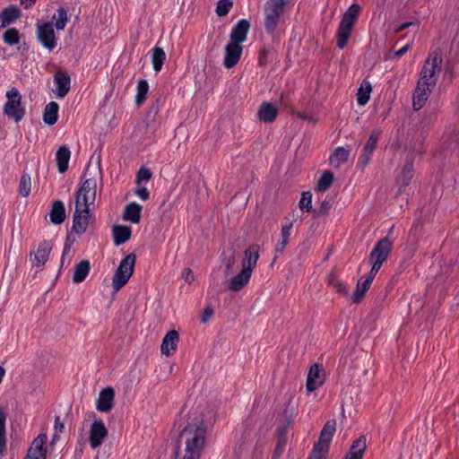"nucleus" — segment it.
I'll return each mask as SVG.
<instances>
[{
  "mask_svg": "<svg viewBox=\"0 0 459 459\" xmlns=\"http://www.w3.org/2000/svg\"><path fill=\"white\" fill-rule=\"evenodd\" d=\"M333 182V174L329 170L325 171L317 182L316 190L317 192H322V193L325 192L332 186Z\"/></svg>",
  "mask_w": 459,
  "mask_h": 459,
  "instance_id": "nucleus-39",
  "label": "nucleus"
},
{
  "mask_svg": "<svg viewBox=\"0 0 459 459\" xmlns=\"http://www.w3.org/2000/svg\"><path fill=\"white\" fill-rule=\"evenodd\" d=\"M284 432H285V429L281 430L280 437L278 438V443H277V446L281 447V448L285 447L286 442H287Z\"/></svg>",
  "mask_w": 459,
  "mask_h": 459,
  "instance_id": "nucleus-53",
  "label": "nucleus"
},
{
  "mask_svg": "<svg viewBox=\"0 0 459 459\" xmlns=\"http://www.w3.org/2000/svg\"><path fill=\"white\" fill-rule=\"evenodd\" d=\"M413 160L414 155L412 153H409L406 157L405 164L402 169V172L397 178V183L399 185V193H402V190L410 184L411 180L413 178Z\"/></svg>",
  "mask_w": 459,
  "mask_h": 459,
  "instance_id": "nucleus-15",
  "label": "nucleus"
},
{
  "mask_svg": "<svg viewBox=\"0 0 459 459\" xmlns=\"http://www.w3.org/2000/svg\"><path fill=\"white\" fill-rule=\"evenodd\" d=\"M214 313L213 308L212 306L208 305L204 307L203 316H212Z\"/></svg>",
  "mask_w": 459,
  "mask_h": 459,
  "instance_id": "nucleus-61",
  "label": "nucleus"
},
{
  "mask_svg": "<svg viewBox=\"0 0 459 459\" xmlns=\"http://www.w3.org/2000/svg\"><path fill=\"white\" fill-rule=\"evenodd\" d=\"M442 56L440 52H432L426 59L420 74L416 89L412 97L414 110H420L435 88L441 71Z\"/></svg>",
  "mask_w": 459,
  "mask_h": 459,
  "instance_id": "nucleus-1",
  "label": "nucleus"
},
{
  "mask_svg": "<svg viewBox=\"0 0 459 459\" xmlns=\"http://www.w3.org/2000/svg\"><path fill=\"white\" fill-rule=\"evenodd\" d=\"M209 317H202V322L206 324L208 322Z\"/></svg>",
  "mask_w": 459,
  "mask_h": 459,
  "instance_id": "nucleus-64",
  "label": "nucleus"
},
{
  "mask_svg": "<svg viewBox=\"0 0 459 459\" xmlns=\"http://www.w3.org/2000/svg\"><path fill=\"white\" fill-rule=\"evenodd\" d=\"M22 16L21 10L15 5H10L0 13V28H5Z\"/></svg>",
  "mask_w": 459,
  "mask_h": 459,
  "instance_id": "nucleus-24",
  "label": "nucleus"
},
{
  "mask_svg": "<svg viewBox=\"0 0 459 459\" xmlns=\"http://www.w3.org/2000/svg\"><path fill=\"white\" fill-rule=\"evenodd\" d=\"M30 186H31V183H30V176H27V175L22 176V178L20 179L19 187H20V193L22 196L26 197L30 195Z\"/></svg>",
  "mask_w": 459,
  "mask_h": 459,
  "instance_id": "nucleus-45",
  "label": "nucleus"
},
{
  "mask_svg": "<svg viewBox=\"0 0 459 459\" xmlns=\"http://www.w3.org/2000/svg\"><path fill=\"white\" fill-rule=\"evenodd\" d=\"M350 155V151L338 147L330 157V164L334 169H339L342 164L346 163Z\"/></svg>",
  "mask_w": 459,
  "mask_h": 459,
  "instance_id": "nucleus-32",
  "label": "nucleus"
},
{
  "mask_svg": "<svg viewBox=\"0 0 459 459\" xmlns=\"http://www.w3.org/2000/svg\"><path fill=\"white\" fill-rule=\"evenodd\" d=\"M114 243L116 246H120L126 243L131 237L132 230L128 226L116 225L112 230Z\"/></svg>",
  "mask_w": 459,
  "mask_h": 459,
  "instance_id": "nucleus-29",
  "label": "nucleus"
},
{
  "mask_svg": "<svg viewBox=\"0 0 459 459\" xmlns=\"http://www.w3.org/2000/svg\"><path fill=\"white\" fill-rule=\"evenodd\" d=\"M267 55H268V51L266 49H263L260 52V55H259V64H260V65H265Z\"/></svg>",
  "mask_w": 459,
  "mask_h": 459,
  "instance_id": "nucleus-56",
  "label": "nucleus"
},
{
  "mask_svg": "<svg viewBox=\"0 0 459 459\" xmlns=\"http://www.w3.org/2000/svg\"><path fill=\"white\" fill-rule=\"evenodd\" d=\"M372 267L366 278L371 280L373 281L374 278L376 277L377 272L381 268V266H377V264H371Z\"/></svg>",
  "mask_w": 459,
  "mask_h": 459,
  "instance_id": "nucleus-52",
  "label": "nucleus"
},
{
  "mask_svg": "<svg viewBox=\"0 0 459 459\" xmlns=\"http://www.w3.org/2000/svg\"><path fill=\"white\" fill-rule=\"evenodd\" d=\"M4 41L8 45H16L20 41V34L18 30L12 28L7 30L4 34Z\"/></svg>",
  "mask_w": 459,
  "mask_h": 459,
  "instance_id": "nucleus-42",
  "label": "nucleus"
},
{
  "mask_svg": "<svg viewBox=\"0 0 459 459\" xmlns=\"http://www.w3.org/2000/svg\"><path fill=\"white\" fill-rule=\"evenodd\" d=\"M54 428H55L56 431H59V432H62L65 429L64 423L61 421V419L59 416H56V418H55Z\"/></svg>",
  "mask_w": 459,
  "mask_h": 459,
  "instance_id": "nucleus-54",
  "label": "nucleus"
},
{
  "mask_svg": "<svg viewBox=\"0 0 459 459\" xmlns=\"http://www.w3.org/2000/svg\"><path fill=\"white\" fill-rule=\"evenodd\" d=\"M325 381V368L318 363L313 364L307 373L306 391L307 394L317 390Z\"/></svg>",
  "mask_w": 459,
  "mask_h": 459,
  "instance_id": "nucleus-10",
  "label": "nucleus"
},
{
  "mask_svg": "<svg viewBox=\"0 0 459 459\" xmlns=\"http://www.w3.org/2000/svg\"><path fill=\"white\" fill-rule=\"evenodd\" d=\"M240 44L230 41L225 48L224 65L227 68L234 67L239 61L242 54Z\"/></svg>",
  "mask_w": 459,
  "mask_h": 459,
  "instance_id": "nucleus-16",
  "label": "nucleus"
},
{
  "mask_svg": "<svg viewBox=\"0 0 459 459\" xmlns=\"http://www.w3.org/2000/svg\"><path fill=\"white\" fill-rule=\"evenodd\" d=\"M326 281L328 285L331 286L336 293L344 297L348 296L349 290L347 285L338 278L337 273L335 272H331L327 275Z\"/></svg>",
  "mask_w": 459,
  "mask_h": 459,
  "instance_id": "nucleus-30",
  "label": "nucleus"
},
{
  "mask_svg": "<svg viewBox=\"0 0 459 459\" xmlns=\"http://www.w3.org/2000/svg\"><path fill=\"white\" fill-rule=\"evenodd\" d=\"M393 249V242L388 238H383L379 241L377 242L373 250L369 255V262L371 264H377V266H382L384 262L386 261L389 256L391 251Z\"/></svg>",
  "mask_w": 459,
  "mask_h": 459,
  "instance_id": "nucleus-9",
  "label": "nucleus"
},
{
  "mask_svg": "<svg viewBox=\"0 0 459 459\" xmlns=\"http://www.w3.org/2000/svg\"><path fill=\"white\" fill-rule=\"evenodd\" d=\"M149 91V84L146 80H139L137 83V93L135 96V103L141 106L146 99Z\"/></svg>",
  "mask_w": 459,
  "mask_h": 459,
  "instance_id": "nucleus-40",
  "label": "nucleus"
},
{
  "mask_svg": "<svg viewBox=\"0 0 459 459\" xmlns=\"http://www.w3.org/2000/svg\"><path fill=\"white\" fill-rule=\"evenodd\" d=\"M48 436L41 433L35 437L24 459H46Z\"/></svg>",
  "mask_w": 459,
  "mask_h": 459,
  "instance_id": "nucleus-11",
  "label": "nucleus"
},
{
  "mask_svg": "<svg viewBox=\"0 0 459 459\" xmlns=\"http://www.w3.org/2000/svg\"><path fill=\"white\" fill-rule=\"evenodd\" d=\"M142 205L133 202L125 207L123 220L132 223H138L141 220Z\"/></svg>",
  "mask_w": 459,
  "mask_h": 459,
  "instance_id": "nucleus-27",
  "label": "nucleus"
},
{
  "mask_svg": "<svg viewBox=\"0 0 459 459\" xmlns=\"http://www.w3.org/2000/svg\"><path fill=\"white\" fill-rule=\"evenodd\" d=\"M150 112H153L154 115H156L158 113V108L157 107H152L150 110Z\"/></svg>",
  "mask_w": 459,
  "mask_h": 459,
  "instance_id": "nucleus-63",
  "label": "nucleus"
},
{
  "mask_svg": "<svg viewBox=\"0 0 459 459\" xmlns=\"http://www.w3.org/2000/svg\"><path fill=\"white\" fill-rule=\"evenodd\" d=\"M36 0H21V4L24 6L25 9L30 8Z\"/></svg>",
  "mask_w": 459,
  "mask_h": 459,
  "instance_id": "nucleus-59",
  "label": "nucleus"
},
{
  "mask_svg": "<svg viewBox=\"0 0 459 459\" xmlns=\"http://www.w3.org/2000/svg\"><path fill=\"white\" fill-rule=\"evenodd\" d=\"M70 251V247H65V249H64V252H63V255H62V263L64 262V259H65V256L66 254H68Z\"/></svg>",
  "mask_w": 459,
  "mask_h": 459,
  "instance_id": "nucleus-62",
  "label": "nucleus"
},
{
  "mask_svg": "<svg viewBox=\"0 0 459 459\" xmlns=\"http://www.w3.org/2000/svg\"><path fill=\"white\" fill-rule=\"evenodd\" d=\"M372 91L371 83L368 81H363L357 92V101L359 105L364 106L370 99Z\"/></svg>",
  "mask_w": 459,
  "mask_h": 459,
  "instance_id": "nucleus-35",
  "label": "nucleus"
},
{
  "mask_svg": "<svg viewBox=\"0 0 459 459\" xmlns=\"http://www.w3.org/2000/svg\"><path fill=\"white\" fill-rule=\"evenodd\" d=\"M259 250L260 247L257 244H253L244 251V259L242 261L243 269L253 273L260 256Z\"/></svg>",
  "mask_w": 459,
  "mask_h": 459,
  "instance_id": "nucleus-18",
  "label": "nucleus"
},
{
  "mask_svg": "<svg viewBox=\"0 0 459 459\" xmlns=\"http://www.w3.org/2000/svg\"><path fill=\"white\" fill-rule=\"evenodd\" d=\"M361 285H363L366 289H369L371 283H372V281L368 279V278H360L359 281H358Z\"/></svg>",
  "mask_w": 459,
  "mask_h": 459,
  "instance_id": "nucleus-57",
  "label": "nucleus"
},
{
  "mask_svg": "<svg viewBox=\"0 0 459 459\" xmlns=\"http://www.w3.org/2000/svg\"><path fill=\"white\" fill-rule=\"evenodd\" d=\"M90 262L88 260H82L74 268L73 281L74 283L83 281L90 272Z\"/></svg>",
  "mask_w": 459,
  "mask_h": 459,
  "instance_id": "nucleus-34",
  "label": "nucleus"
},
{
  "mask_svg": "<svg viewBox=\"0 0 459 459\" xmlns=\"http://www.w3.org/2000/svg\"><path fill=\"white\" fill-rule=\"evenodd\" d=\"M136 255L130 253L120 262L112 278V286L115 290H120L129 281L134 273Z\"/></svg>",
  "mask_w": 459,
  "mask_h": 459,
  "instance_id": "nucleus-7",
  "label": "nucleus"
},
{
  "mask_svg": "<svg viewBox=\"0 0 459 459\" xmlns=\"http://www.w3.org/2000/svg\"><path fill=\"white\" fill-rule=\"evenodd\" d=\"M290 0H267L264 4V28L270 34L274 33L280 24L286 4Z\"/></svg>",
  "mask_w": 459,
  "mask_h": 459,
  "instance_id": "nucleus-5",
  "label": "nucleus"
},
{
  "mask_svg": "<svg viewBox=\"0 0 459 459\" xmlns=\"http://www.w3.org/2000/svg\"><path fill=\"white\" fill-rule=\"evenodd\" d=\"M52 249L50 242L43 241L39 243L37 251L34 254V264L37 267H42L48 259Z\"/></svg>",
  "mask_w": 459,
  "mask_h": 459,
  "instance_id": "nucleus-26",
  "label": "nucleus"
},
{
  "mask_svg": "<svg viewBox=\"0 0 459 459\" xmlns=\"http://www.w3.org/2000/svg\"><path fill=\"white\" fill-rule=\"evenodd\" d=\"M54 82L56 84L55 93L58 98L66 96L70 90L71 79L67 73L57 71L54 75Z\"/></svg>",
  "mask_w": 459,
  "mask_h": 459,
  "instance_id": "nucleus-19",
  "label": "nucleus"
},
{
  "mask_svg": "<svg viewBox=\"0 0 459 459\" xmlns=\"http://www.w3.org/2000/svg\"><path fill=\"white\" fill-rule=\"evenodd\" d=\"M59 106L56 102L51 101L46 105L43 112V121L48 126H53L58 118Z\"/></svg>",
  "mask_w": 459,
  "mask_h": 459,
  "instance_id": "nucleus-31",
  "label": "nucleus"
},
{
  "mask_svg": "<svg viewBox=\"0 0 459 459\" xmlns=\"http://www.w3.org/2000/svg\"><path fill=\"white\" fill-rule=\"evenodd\" d=\"M278 115V108L270 102H263L257 111V117L264 123H272Z\"/></svg>",
  "mask_w": 459,
  "mask_h": 459,
  "instance_id": "nucleus-23",
  "label": "nucleus"
},
{
  "mask_svg": "<svg viewBox=\"0 0 459 459\" xmlns=\"http://www.w3.org/2000/svg\"><path fill=\"white\" fill-rule=\"evenodd\" d=\"M366 449V437L361 436L353 441L350 451L345 455L344 459H362Z\"/></svg>",
  "mask_w": 459,
  "mask_h": 459,
  "instance_id": "nucleus-25",
  "label": "nucleus"
},
{
  "mask_svg": "<svg viewBox=\"0 0 459 459\" xmlns=\"http://www.w3.org/2000/svg\"><path fill=\"white\" fill-rule=\"evenodd\" d=\"M165 59H166V54H165L164 50L160 47H157V46L154 47L152 48V62L153 69L156 72L160 71Z\"/></svg>",
  "mask_w": 459,
  "mask_h": 459,
  "instance_id": "nucleus-37",
  "label": "nucleus"
},
{
  "mask_svg": "<svg viewBox=\"0 0 459 459\" xmlns=\"http://www.w3.org/2000/svg\"><path fill=\"white\" fill-rule=\"evenodd\" d=\"M292 226H293V223L290 222L281 227V239L276 244V247H275V252L277 254L281 253L284 250V248L286 247V246L289 242V238L290 235V230L292 229Z\"/></svg>",
  "mask_w": 459,
  "mask_h": 459,
  "instance_id": "nucleus-38",
  "label": "nucleus"
},
{
  "mask_svg": "<svg viewBox=\"0 0 459 459\" xmlns=\"http://www.w3.org/2000/svg\"><path fill=\"white\" fill-rule=\"evenodd\" d=\"M359 12L360 6L353 4L343 13L336 34L337 47L340 49H343L346 47Z\"/></svg>",
  "mask_w": 459,
  "mask_h": 459,
  "instance_id": "nucleus-4",
  "label": "nucleus"
},
{
  "mask_svg": "<svg viewBox=\"0 0 459 459\" xmlns=\"http://www.w3.org/2000/svg\"><path fill=\"white\" fill-rule=\"evenodd\" d=\"M283 449L284 448H281V447H279L276 446L273 455V459H279V457L281 456V455L283 452Z\"/></svg>",
  "mask_w": 459,
  "mask_h": 459,
  "instance_id": "nucleus-60",
  "label": "nucleus"
},
{
  "mask_svg": "<svg viewBox=\"0 0 459 459\" xmlns=\"http://www.w3.org/2000/svg\"><path fill=\"white\" fill-rule=\"evenodd\" d=\"M178 341V333L176 330L169 331L164 336L160 345L162 354L170 356L176 351Z\"/></svg>",
  "mask_w": 459,
  "mask_h": 459,
  "instance_id": "nucleus-22",
  "label": "nucleus"
},
{
  "mask_svg": "<svg viewBox=\"0 0 459 459\" xmlns=\"http://www.w3.org/2000/svg\"><path fill=\"white\" fill-rule=\"evenodd\" d=\"M108 436V429L100 420H95L90 429L89 442L92 449L99 448Z\"/></svg>",
  "mask_w": 459,
  "mask_h": 459,
  "instance_id": "nucleus-12",
  "label": "nucleus"
},
{
  "mask_svg": "<svg viewBox=\"0 0 459 459\" xmlns=\"http://www.w3.org/2000/svg\"><path fill=\"white\" fill-rule=\"evenodd\" d=\"M368 289L361 285L359 281L357 283L356 290L354 291L352 300L354 303H359L364 298Z\"/></svg>",
  "mask_w": 459,
  "mask_h": 459,
  "instance_id": "nucleus-48",
  "label": "nucleus"
},
{
  "mask_svg": "<svg viewBox=\"0 0 459 459\" xmlns=\"http://www.w3.org/2000/svg\"><path fill=\"white\" fill-rule=\"evenodd\" d=\"M7 414L4 407L0 406V455L6 448V422Z\"/></svg>",
  "mask_w": 459,
  "mask_h": 459,
  "instance_id": "nucleus-36",
  "label": "nucleus"
},
{
  "mask_svg": "<svg viewBox=\"0 0 459 459\" xmlns=\"http://www.w3.org/2000/svg\"><path fill=\"white\" fill-rule=\"evenodd\" d=\"M411 44H406L404 47H403L399 50L394 52V56L395 57H401L402 56H403L411 48Z\"/></svg>",
  "mask_w": 459,
  "mask_h": 459,
  "instance_id": "nucleus-55",
  "label": "nucleus"
},
{
  "mask_svg": "<svg viewBox=\"0 0 459 459\" xmlns=\"http://www.w3.org/2000/svg\"><path fill=\"white\" fill-rule=\"evenodd\" d=\"M332 207V203L329 200L322 201L320 206L313 210L315 217H321L326 215Z\"/></svg>",
  "mask_w": 459,
  "mask_h": 459,
  "instance_id": "nucleus-47",
  "label": "nucleus"
},
{
  "mask_svg": "<svg viewBox=\"0 0 459 459\" xmlns=\"http://www.w3.org/2000/svg\"><path fill=\"white\" fill-rule=\"evenodd\" d=\"M380 131L375 130L371 133L369 138L368 139L363 148V152L359 159V162L363 168L368 164L370 157L377 147V143L380 137Z\"/></svg>",
  "mask_w": 459,
  "mask_h": 459,
  "instance_id": "nucleus-17",
  "label": "nucleus"
},
{
  "mask_svg": "<svg viewBox=\"0 0 459 459\" xmlns=\"http://www.w3.org/2000/svg\"><path fill=\"white\" fill-rule=\"evenodd\" d=\"M335 420L326 421L321 430L318 441L314 446L312 455L308 459H324L325 457L335 432Z\"/></svg>",
  "mask_w": 459,
  "mask_h": 459,
  "instance_id": "nucleus-6",
  "label": "nucleus"
},
{
  "mask_svg": "<svg viewBox=\"0 0 459 459\" xmlns=\"http://www.w3.org/2000/svg\"><path fill=\"white\" fill-rule=\"evenodd\" d=\"M233 6V2L229 0H220L216 6V13L220 17H223L227 15L231 7Z\"/></svg>",
  "mask_w": 459,
  "mask_h": 459,
  "instance_id": "nucleus-43",
  "label": "nucleus"
},
{
  "mask_svg": "<svg viewBox=\"0 0 459 459\" xmlns=\"http://www.w3.org/2000/svg\"><path fill=\"white\" fill-rule=\"evenodd\" d=\"M236 251L233 250L232 255L225 260V274L230 275L233 272V267L236 264Z\"/></svg>",
  "mask_w": 459,
  "mask_h": 459,
  "instance_id": "nucleus-49",
  "label": "nucleus"
},
{
  "mask_svg": "<svg viewBox=\"0 0 459 459\" xmlns=\"http://www.w3.org/2000/svg\"><path fill=\"white\" fill-rule=\"evenodd\" d=\"M6 97L8 101L4 107V113L8 117L14 118L16 122L22 120L24 116V110L21 107V95L19 91L16 89H12L7 91Z\"/></svg>",
  "mask_w": 459,
  "mask_h": 459,
  "instance_id": "nucleus-8",
  "label": "nucleus"
},
{
  "mask_svg": "<svg viewBox=\"0 0 459 459\" xmlns=\"http://www.w3.org/2000/svg\"><path fill=\"white\" fill-rule=\"evenodd\" d=\"M97 181L94 178L86 179L75 194V211L73 220V230L77 234L86 231L92 213L91 205L96 200Z\"/></svg>",
  "mask_w": 459,
  "mask_h": 459,
  "instance_id": "nucleus-3",
  "label": "nucleus"
},
{
  "mask_svg": "<svg viewBox=\"0 0 459 459\" xmlns=\"http://www.w3.org/2000/svg\"><path fill=\"white\" fill-rule=\"evenodd\" d=\"M70 154L71 152L66 146H61L57 150L56 160L60 173H64L67 170Z\"/></svg>",
  "mask_w": 459,
  "mask_h": 459,
  "instance_id": "nucleus-33",
  "label": "nucleus"
},
{
  "mask_svg": "<svg viewBox=\"0 0 459 459\" xmlns=\"http://www.w3.org/2000/svg\"><path fill=\"white\" fill-rule=\"evenodd\" d=\"M182 278L185 280L187 283H192L195 281V276L193 274V272L190 268H186L182 272Z\"/></svg>",
  "mask_w": 459,
  "mask_h": 459,
  "instance_id": "nucleus-51",
  "label": "nucleus"
},
{
  "mask_svg": "<svg viewBox=\"0 0 459 459\" xmlns=\"http://www.w3.org/2000/svg\"><path fill=\"white\" fill-rule=\"evenodd\" d=\"M115 391L108 386L102 389L96 402V409L100 412H108L114 406Z\"/></svg>",
  "mask_w": 459,
  "mask_h": 459,
  "instance_id": "nucleus-14",
  "label": "nucleus"
},
{
  "mask_svg": "<svg viewBox=\"0 0 459 459\" xmlns=\"http://www.w3.org/2000/svg\"><path fill=\"white\" fill-rule=\"evenodd\" d=\"M251 275L252 273L242 268L237 275L232 277L227 282V288L231 291H238L242 290L249 282Z\"/></svg>",
  "mask_w": 459,
  "mask_h": 459,
  "instance_id": "nucleus-21",
  "label": "nucleus"
},
{
  "mask_svg": "<svg viewBox=\"0 0 459 459\" xmlns=\"http://www.w3.org/2000/svg\"><path fill=\"white\" fill-rule=\"evenodd\" d=\"M50 221L54 224H61L65 220V209L62 201H55L49 213Z\"/></svg>",
  "mask_w": 459,
  "mask_h": 459,
  "instance_id": "nucleus-28",
  "label": "nucleus"
},
{
  "mask_svg": "<svg viewBox=\"0 0 459 459\" xmlns=\"http://www.w3.org/2000/svg\"><path fill=\"white\" fill-rule=\"evenodd\" d=\"M152 174L148 168L141 167L136 175V185L141 186L143 181H149L152 178Z\"/></svg>",
  "mask_w": 459,
  "mask_h": 459,
  "instance_id": "nucleus-46",
  "label": "nucleus"
},
{
  "mask_svg": "<svg viewBox=\"0 0 459 459\" xmlns=\"http://www.w3.org/2000/svg\"><path fill=\"white\" fill-rule=\"evenodd\" d=\"M207 427L201 418L192 420L181 431L180 439L184 442L183 452L178 448L174 452V459H200L204 448Z\"/></svg>",
  "mask_w": 459,
  "mask_h": 459,
  "instance_id": "nucleus-2",
  "label": "nucleus"
},
{
  "mask_svg": "<svg viewBox=\"0 0 459 459\" xmlns=\"http://www.w3.org/2000/svg\"><path fill=\"white\" fill-rule=\"evenodd\" d=\"M250 28L248 21L242 19L232 28L230 32V41L241 44L247 39V32Z\"/></svg>",
  "mask_w": 459,
  "mask_h": 459,
  "instance_id": "nucleus-20",
  "label": "nucleus"
},
{
  "mask_svg": "<svg viewBox=\"0 0 459 459\" xmlns=\"http://www.w3.org/2000/svg\"><path fill=\"white\" fill-rule=\"evenodd\" d=\"M299 206L301 210L306 212L312 211V195L310 192H303L301 198L299 203Z\"/></svg>",
  "mask_w": 459,
  "mask_h": 459,
  "instance_id": "nucleus-44",
  "label": "nucleus"
},
{
  "mask_svg": "<svg viewBox=\"0 0 459 459\" xmlns=\"http://www.w3.org/2000/svg\"><path fill=\"white\" fill-rule=\"evenodd\" d=\"M411 25H412V22H404V23L401 24L400 26L396 27V28L394 29V32H395V33H398V32H400V31H402V30H403L407 29V28H408V27H410Z\"/></svg>",
  "mask_w": 459,
  "mask_h": 459,
  "instance_id": "nucleus-58",
  "label": "nucleus"
},
{
  "mask_svg": "<svg viewBox=\"0 0 459 459\" xmlns=\"http://www.w3.org/2000/svg\"><path fill=\"white\" fill-rule=\"evenodd\" d=\"M53 19L56 20L55 27L58 30H62L65 28L66 23L68 22V16L66 10L64 7H59L57 9V15H54Z\"/></svg>",
  "mask_w": 459,
  "mask_h": 459,
  "instance_id": "nucleus-41",
  "label": "nucleus"
},
{
  "mask_svg": "<svg viewBox=\"0 0 459 459\" xmlns=\"http://www.w3.org/2000/svg\"><path fill=\"white\" fill-rule=\"evenodd\" d=\"M38 38L42 45L52 50L56 45V39L52 25L48 22L38 25Z\"/></svg>",
  "mask_w": 459,
  "mask_h": 459,
  "instance_id": "nucleus-13",
  "label": "nucleus"
},
{
  "mask_svg": "<svg viewBox=\"0 0 459 459\" xmlns=\"http://www.w3.org/2000/svg\"><path fill=\"white\" fill-rule=\"evenodd\" d=\"M134 194L143 201H146L150 197V193L146 187H138L135 189Z\"/></svg>",
  "mask_w": 459,
  "mask_h": 459,
  "instance_id": "nucleus-50",
  "label": "nucleus"
}]
</instances>
